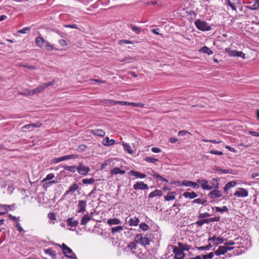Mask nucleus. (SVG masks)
<instances>
[{
    "mask_svg": "<svg viewBox=\"0 0 259 259\" xmlns=\"http://www.w3.org/2000/svg\"><path fill=\"white\" fill-rule=\"evenodd\" d=\"M104 104H113V105L120 104L121 105H132L135 107H144L145 105L141 103L128 102L126 101H115L112 100H105L103 101Z\"/></svg>",
    "mask_w": 259,
    "mask_h": 259,
    "instance_id": "nucleus-2",
    "label": "nucleus"
},
{
    "mask_svg": "<svg viewBox=\"0 0 259 259\" xmlns=\"http://www.w3.org/2000/svg\"><path fill=\"white\" fill-rule=\"evenodd\" d=\"M254 4L250 7L252 10H257L259 9V0H254Z\"/></svg>",
    "mask_w": 259,
    "mask_h": 259,
    "instance_id": "nucleus-43",
    "label": "nucleus"
},
{
    "mask_svg": "<svg viewBox=\"0 0 259 259\" xmlns=\"http://www.w3.org/2000/svg\"><path fill=\"white\" fill-rule=\"evenodd\" d=\"M65 169L66 170L74 172L75 170H76V166H68L65 165L63 166Z\"/></svg>",
    "mask_w": 259,
    "mask_h": 259,
    "instance_id": "nucleus-37",
    "label": "nucleus"
},
{
    "mask_svg": "<svg viewBox=\"0 0 259 259\" xmlns=\"http://www.w3.org/2000/svg\"><path fill=\"white\" fill-rule=\"evenodd\" d=\"M134 189L137 190H148V186L147 184H145L143 182H137L133 186Z\"/></svg>",
    "mask_w": 259,
    "mask_h": 259,
    "instance_id": "nucleus-9",
    "label": "nucleus"
},
{
    "mask_svg": "<svg viewBox=\"0 0 259 259\" xmlns=\"http://www.w3.org/2000/svg\"><path fill=\"white\" fill-rule=\"evenodd\" d=\"M91 133L93 135L101 137H104L105 135V132L101 129H96L92 130Z\"/></svg>",
    "mask_w": 259,
    "mask_h": 259,
    "instance_id": "nucleus-20",
    "label": "nucleus"
},
{
    "mask_svg": "<svg viewBox=\"0 0 259 259\" xmlns=\"http://www.w3.org/2000/svg\"><path fill=\"white\" fill-rule=\"evenodd\" d=\"M214 170L217 171L224 174H233L232 170L231 169H223L219 167H216Z\"/></svg>",
    "mask_w": 259,
    "mask_h": 259,
    "instance_id": "nucleus-32",
    "label": "nucleus"
},
{
    "mask_svg": "<svg viewBox=\"0 0 259 259\" xmlns=\"http://www.w3.org/2000/svg\"><path fill=\"white\" fill-rule=\"evenodd\" d=\"M210 153L212 154H216L219 155H222L223 154V153L222 152L214 150H211V151H210Z\"/></svg>",
    "mask_w": 259,
    "mask_h": 259,
    "instance_id": "nucleus-54",
    "label": "nucleus"
},
{
    "mask_svg": "<svg viewBox=\"0 0 259 259\" xmlns=\"http://www.w3.org/2000/svg\"><path fill=\"white\" fill-rule=\"evenodd\" d=\"M209 186L211 188V190L213 189H218L219 184L218 183V179L213 178L211 181H210Z\"/></svg>",
    "mask_w": 259,
    "mask_h": 259,
    "instance_id": "nucleus-21",
    "label": "nucleus"
},
{
    "mask_svg": "<svg viewBox=\"0 0 259 259\" xmlns=\"http://www.w3.org/2000/svg\"><path fill=\"white\" fill-rule=\"evenodd\" d=\"M233 248V247H228L225 246H221L219 247L218 249L214 252V253L217 255H220L221 254H224L228 250H231Z\"/></svg>",
    "mask_w": 259,
    "mask_h": 259,
    "instance_id": "nucleus-8",
    "label": "nucleus"
},
{
    "mask_svg": "<svg viewBox=\"0 0 259 259\" xmlns=\"http://www.w3.org/2000/svg\"><path fill=\"white\" fill-rule=\"evenodd\" d=\"M197 183L201 184V187L203 190H210L211 188L208 184V182L205 180H197Z\"/></svg>",
    "mask_w": 259,
    "mask_h": 259,
    "instance_id": "nucleus-14",
    "label": "nucleus"
},
{
    "mask_svg": "<svg viewBox=\"0 0 259 259\" xmlns=\"http://www.w3.org/2000/svg\"><path fill=\"white\" fill-rule=\"evenodd\" d=\"M16 227L17 228L20 233H21L24 231L23 229L21 227L20 224L19 223L16 224Z\"/></svg>",
    "mask_w": 259,
    "mask_h": 259,
    "instance_id": "nucleus-62",
    "label": "nucleus"
},
{
    "mask_svg": "<svg viewBox=\"0 0 259 259\" xmlns=\"http://www.w3.org/2000/svg\"><path fill=\"white\" fill-rule=\"evenodd\" d=\"M145 160L148 162L151 163H154L156 161H158V159H156L152 157H146Z\"/></svg>",
    "mask_w": 259,
    "mask_h": 259,
    "instance_id": "nucleus-45",
    "label": "nucleus"
},
{
    "mask_svg": "<svg viewBox=\"0 0 259 259\" xmlns=\"http://www.w3.org/2000/svg\"><path fill=\"white\" fill-rule=\"evenodd\" d=\"M135 241L137 243H139L142 245L145 246L149 244V240L148 238L143 237L141 234H138L136 235Z\"/></svg>",
    "mask_w": 259,
    "mask_h": 259,
    "instance_id": "nucleus-5",
    "label": "nucleus"
},
{
    "mask_svg": "<svg viewBox=\"0 0 259 259\" xmlns=\"http://www.w3.org/2000/svg\"><path fill=\"white\" fill-rule=\"evenodd\" d=\"M54 84L53 81H50L48 82L44 83L42 84L39 85L36 89L33 90V94H36L41 92L44 89L47 87L53 85Z\"/></svg>",
    "mask_w": 259,
    "mask_h": 259,
    "instance_id": "nucleus-6",
    "label": "nucleus"
},
{
    "mask_svg": "<svg viewBox=\"0 0 259 259\" xmlns=\"http://www.w3.org/2000/svg\"><path fill=\"white\" fill-rule=\"evenodd\" d=\"M211 247H212V245H211V244L209 243L208 245H207L206 246L198 247H197V249H198L199 250H209Z\"/></svg>",
    "mask_w": 259,
    "mask_h": 259,
    "instance_id": "nucleus-44",
    "label": "nucleus"
},
{
    "mask_svg": "<svg viewBox=\"0 0 259 259\" xmlns=\"http://www.w3.org/2000/svg\"><path fill=\"white\" fill-rule=\"evenodd\" d=\"M176 198L175 196L173 195V192L168 193L166 196H164V199L166 201L174 200Z\"/></svg>",
    "mask_w": 259,
    "mask_h": 259,
    "instance_id": "nucleus-38",
    "label": "nucleus"
},
{
    "mask_svg": "<svg viewBox=\"0 0 259 259\" xmlns=\"http://www.w3.org/2000/svg\"><path fill=\"white\" fill-rule=\"evenodd\" d=\"M87 201L85 200H79L77 204L78 213L83 212L85 210Z\"/></svg>",
    "mask_w": 259,
    "mask_h": 259,
    "instance_id": "nucleus-11",
    "label": "nucleus"
},
{
    "mask_svg": "<svg viewBox=\"0 0 259 259\" xmlns=\"http://www.w3.org/2000/svg\"><path fill=\"white\" fill-rule=\"evenodd\" d=\"M162 194V192L161 190L156 189L149 194V198H151L156 196H161Z\"/></svg>",
    "mask_w": 259,
    "mask_h": 259,
    "instance_id": "nucleus-26",
    "label": "nucleus"
},
{
    "mask_svg": "<svg viewBox=\"0 0 259 259\" xmlns=\"http://www.w3.org/2000/svg\"><path fill=\"white\" fill-rule=\"evenodd\" d=\"M182 184L184 186H187V187H192L193 188H198L199 187L197 183L193 182L192 181H186L184 180L182 182Z\"/></svg>",
    "mask_w": 259,
    "mask_h": 259,
    "instance_id": "nucleus-16",
    "label": "nucleus"
},
{
    "mask_svg": "<svg viewBox=\"0 0 259 259\" xmlns=\"http://www.w3.org/2000/svg\"><path fill=\"white\" fill-rule=\"evenodd\" d=\"M174 253L175 254V259H183L185 257V253L181 249H179L177 247L174 248Z\"/></svg>",
    "mask_w": 259,
    "mask_h": 259,
    "instance_id": "nucleus-10",
    "label": "nucleus"
},
{
    "mask_svg": "<svg viewBox=\"0 0 259 259\" xmlns=\"http://www.w3.org/2000/svg\"><path fill=\"white\" fill-rule=\"evenodd\" d=\"M210 214L208 213V212H204V213H201L199 214L198 216V218L199 219H203L205 217H210Z\"/></svg>",
    "mask_w": 259,
    "mask_h": 259,
    "instance_id": "nucleus-51",
    "label": "nucleus"
},
{
    "mask_svg": "<svg viewBox=\"0 0 259 259\" xmlns=\"http://www.w3.org/2000/svg\"><path fill=\"white\" fill-rule=\"evenodd\" d=\"M64 160H66L65 156H63L58 158H53L51 159V162L52 163H57Z\"/></svg>",
    "mask_w": 259,
    "mask_h": 259,
    "instance_id": "nucleus-31",
    "label": "nucleus"
},
{
    "mask_svg": "<svg viewBox=\"0 0 259 259\" xmlns=\"http://www.w3.org/2000/svg\"><path fill=\"white\" fill-rule=\"evenodd\" d=\"M59 246L62 248L63 253L65 256H67V251L66 249L68 248V247L64 243H63L61 245H59Z\"/></svg>",
    "mask_w": 259,
    "mask_h": 259,
    "instance_id": "nucleus-47",
    "label": "nucleus"
},
{
    "mask_svg": "<svg viewBox=\"0 0 259 259\" xmlns=\"http://www.w3.org/2000/svg\"><path fill=\"white\" fill-rule=\"evenodd\" d=\"M236 56L240 57H242V58H244L245 54L241 51H237Z\"/></svg>",
    "mask_w": 259,
    "mask_h": 259,
    "instance_id": "nucleus-61",
    "label": "nucleus"
},
{
    "mask_svg": "<svg viewBox=\"0 0 259 259\" xmlns=\"http://www.w3.org/2000/svg\"><path fill=\"white\" fill-rule=\"evenodd\" d=\"M220 220V217H214V218H211L209 219V222H218Z\"/></svg>",
    "mask_w": 259,
    "mask_h": 259,
    "instance_id": "nucleus-63",
    "label": "nucleus"
},
{
    "mask_svg": "<svg viewBox=\"0 0 259 259\" xmlns=\"http://www.w3.org/2000/svg\"><path fill=\"white\" fill-rule=\"evenodd\" d=\"M48 217L50 220H56V214L54 212L49 213L48 214Z\"/></svg>",
    "mask_w": 259,
    "mask_h": 259,
    "instance_id": "nucleus-52",
    "label": "nucleus"
},
{
    "mask_svg": "<svg viewBox=\"0 0 259 259\" xmlns=\"http://www.w3.org/2000/svg\"><path fill=\"white\" fill-rule=\"evenodd\" d=\"M119 44L120 45L122 44H132V41L130 40L122 39L119 41Z\"/></svg>",
    "mask_w": 259,
    "mask_h": 259,
    "instance_id": "nucleus-55",
    "label": "nucleus"
},
{
    "mask_svg": "<svg viewBox=\"0 0 259 259\" xmlns=\"http://www.w3.org/2000/svg\"><path fill=\"white\" fill-rule=\"evenodd\" d=\"M139 227L143 231H147L149 229L148 225L144 223L141 224Z\"/></svg>",
    "mask_w": 259,
    "mask_h": 259,
    "instance_id": "nucleus-46",
    "label": "nucleus"
},
{
    "mask_svg": "<svg viewBox=\"0 0 259 259\" xmlns=\"http://www.w3.org/2000/svg\"><path fill=\"white\" fill-rule=\"evenodd\" d=\"M128 218L126 219V221L128 222L130 226H136L139 224V220L137 218H130L127 220Z\"/></svg>",
    "mask_w": 259,
    "mask_h": 259,
    "instance_id": "nucleus-17",
    "label": "nucleus"
},
{
    "mask_svg": "<svg viewBox=\"0 0 259 259\" xmlns=\"http://www.w3.org/2000/svg\"><path fill=\"white\" fill-rule=\"evenodd\" d=\"M128 173L131 175L136 177L137 178H140L142 179L145 178L146 177V175L145 174L134 170H131Z\"/></svg>",
    "mask_w": 259,
    "mask_h": 259,
    "instance_id": "nucleus-23",
    "label": "nucleus"
},
{
    "mask_svg": "<svg viewBox=\"0 0 259 259\" xmlns=\"http://www.w3.org/2000/svg\"><path fill=\"white\" fill-rule=\"evenodd\" d=\"M65 160H68V159H73V158H76L77 157V155H74V154H72V155H65Z\"/></svg>",
    "mask_w": 259,
    "mask_h": 259,
    "instance_id": "nucleus-57",
    "label": "nucleus"
},
{
    "mask_svg": "<svg viewBox=\"0 0 259 259\" xmlns=\"http://www.w3.org/2000/svg\"><path fill=\"white\" fill-rule=\"evenodd\" d=\"M214 255L213 252H209L208 254L203 255L202 257L203 259H211Z\"/></svg>",
    "mask_w": 259,
    "mask_h": 259,
    "instance_id": "nucleus-50",
    "label": "nucleus"
},
{
    "mask_svg": "<svg viewBox=\"0 0 259 259\" xmlns=\"http://www.w3.org/2000/svg\"><path fill=\"white\" fill-rule=\"evenodd\" d=\"M128 248H130L131 249H135L136 247V243L134 242L130 243L128 246Z\"/></svg>",
    "mask_w": 259,
    "mask_h": 259,
    "instance_id": "nucleus-60",
    "label": "nucleus"
},
{
    "mask_svg": "<svg viewBox=\"0 0 259 259\" xmlns=\"http://www.w3.org/2000/svg\"><path fill=\"white\" fill-rule=\"evenodd\" d=\"M215 209L216 211L221 212H227L228 211V208L226 206H224L222 208L217 206L215 207Z\"/></svg>",
    "mask_w": 259,
    "mask_h": 259,
    "instance_id": "nucleus-40",
    "label": "nucleus"
},
{
    "mask_svg": "<svg viewBox=\"0 0 259 259\" xmlns=\"http://www.w3.org/2000/svg\"><path fill=\"white\" fill-rule=\"evenodd\" d=\"M35 44L38 47L47 52H51L54 49L53 46L41 36L35 38Z\"/></svg>",
    "mask_w": 259,
    "mask_h": 259,
    "instance_id": "nucleus-1",
    "label": "nucleus"
},
{
    "mask_svg": "<svg viewBox=\"0 0 259 259\" xmlns=\"http://www.w3.org/2000/svg\"><path fill=\"white\" fill-rule=\"evenodd\" d=\"M30 30V29L29 27H24L23 29L18 30V33L25 34L29 32Z\"/></svg>",
    "mask_w": 259,
    "mask_h": 259,
    "instance_id": "nucleus-48",
    "label": "nucleus"
},
{
    "mask_svg": "<svg viewBox=\"0 0 259 259\" xmlns=\"http://www.w3.org/2000/svg\"><path fill=\"white\" fill-rule=\"evenodd\" d=\"M234 195L238 197H246L248 195V192L244 188H239L234 193Z\"/></svg>",
    "mask_w": 259,
    "mask_h": 259,
    "instance_id": "nucleus-7",
    "label": "nucleus"
},
{
    "mask_svg": "<svg viewBox=\"0 0 259 259\" xmlns=\"http://www.w3.org/2000/svg\"><path fill=\"white\" fill-rule=\"evenodd\" d=\"M110 173L111 175H117L118 174L123 175L125 173V171L124 170L120 169L119 167H114L111 170Z\"/></svg>",
    "mask_w": 259,
    "mask_h": 259,
    "instance_id": "nucleus-22",
    "label": "nucleus"
},
{
    "mask_svg": "<svg viewBox=\"0 0 259 259\" xmlns=\"http://www.w3.org/2000/svg\"><path fill=\"white\" fill-rule=\"evenodd\" d=\"M45 252L46 253L50 255H52V256L55 255V251L54 250H52L51 249H45Z\"/></svg>",
    "mask_w": 259,
    "mask_h": 259,
    "instance_id": "nucleus-53",
    "label": "nucleus"
},
{
    "mask_svg": "<svg viewBox=\"0 0 259 259\" xmlns=\"http://www.w3.org/2000/svg\"><path fill=\"white\" fill-rule=\"evenodd\" d=\"M92 218L89 214H84L81 218L80 221V224L81 225H85L87 223L91 220Z\"/></svg>",
    "mask_w": 259,
    "mask_h": 259,
    "instance_id": "nucleus-25",
    "label": "nucleus"
},
{
    "mask_svg": "<svg viewBox=\"0 0 259 259\" xmlns=\"http://www.w3.org/2000/svg\"><path fill=\"white\" fill-rule=\"evenodd\" d=\"M147 172L148 174H149L151 176H153L154 177H156L157 179H158L159 180H162L164 181L167 182V180L166 179L163 178L161 176H160L159 174H157L155 171H154L151 168H147Z\"/></svg>",
    "mask_w": 259,
    "mask_h": 259,
    "instance_id": "nucleus-15",
    "label": "nucleus"
},
{
    "mask_svg": "<svg viewBox=\"0 0 259 259\" xmlns=\"http://www.w3.org/2000/svg\"><path fill=\"white\" fill-rule=\"evenodd\" d=\"M82 182L83 184H92L94 183L95 180L94 178L84 179L82 180Z\"/></svg>",
    "mask_w": 259,
    "mask_h": 259,
    "instance_id": "nucleus-39",
    "label": "nucleus"
},
{
    "mask_svg": "<svg viewBox=\"0 0 259 259\" xmlns=\"http://www.w3.org/2000/svg\"><path fill=\"white\" fill-rule=\"evenodd\" d=\"M179 247L180 249H181L182 251L183 250H186L188 251L190 248V246L187 245V244H184L181 242L178 243Z\"/></svg>",
    "mask_w": 259,
    "mask_h": 259,
    "instance_id": "nucleus-33",
    "label": "nucleus"
},
{
    "mask_svg": "<svg viewBox=\"0 0 259 259\" xmlns=\"http://www.w3.org/2000/svg\"><path fill=\"white\" fill-rule=\"evenodd\" d=\"M115 143V141L113 139L110 140L109 138L107 137L102 141V144L105 146H111Z\"/></svg>",
    "mask_w": 259,
    "mask_h": 259,
    "instance_id": "nucleus-24",
    "label": "nucleus"
},
{
    "mask_svg": "<svg viewBox=\"0 0 259 259\" xmlns=\"http://www.w3.org/2000/svg\"><path fill=\"white\" fill-rule=\"evenodd\" d=\"M130 27H131L132 29L136 33V34H139L141 32L140 28L137 27L136 25H134L133 24H131Z\"/></svg>",
    "mask_w": 259,
    "mask_h": 259,
    "instance_id": "nucleus-41",
    "label": "nucleus"
},
{
    "mask_svg": "<svg viewBox=\"0 0 259 259\" xmlns=\"http://www.w3.org/2000/svg\"><path fill=\"white\" fill-rule=\"evenodd\" d=\"M228 5L231 8L232 10L236 11V8L235 7L234 5L232 4L230 0H227Z\"/></svg>",
    "mask_w": 259,
    "mask_h": 259,
    "instance_id": "nucleus-59",
    "label": "nucleus"
},
{
    "mask_svg": "<svg viewBox=\"0 0 259 259\" xmlns=\"http://www.w3.org/2000/svg\"><path fill=\"white\" fill-rule=\"evenodd\" d=\"M214 189L215 190L209 193L208 196L212 199L221 197L222 196V193L220 191L218 190V189Z\"/></svg>",
    "mask_w": 259,
    "mask_h": 259,
    "instance_id": "nucleus-13",
    "label": "nucleus"
},
{
    "mask_svg": "<svg viewBox=\"0 0 259 259\" xmlns=\"http://www.w3.org/2000/svg\"><path fill=\"white\" fill-rule=\"evenodd\" d=\"M41 125L42 124L39 122L36 123L28 124L23 126L22 127V129L23 131H25L26 130L32 131L35 127H39L41 126Z\"/></svg>",
    "mask_w": 259,
    "mask_h": 259,
    "instance_id": "nucleus-12",
    "label": "nucleus"
},
{
    "mask_svg": "<svg viewBox=\"0 0 259 259\" xmlns=\"http://www.w3.org/2000/svg\"><path fill=\"white\" fill-rule=\"evenodd\" d=\"M67 225L72 227H76L78 224V222L77 220H74L73 218H70L67 220Z\"/></svg>",
    "mask_w": 259,
    "mask_h": 259,
    "instance_id": "nucleus-18",
    "label": "nucleus"
},
{
    "mask_svg": "<svg viewBox=\"0 0 259 259\" xmlns=\"http://www.w3.org/2000/svg\"><path fill=\"white\" fill-rule=\"evenodd\" d=\"M236 185V182L234 181L227 183L224 188V191H227L229 189L234 187Z\"/></svg>",
    "mask_w": 259,
    "mask_h": 259,
    "instance_id": "nucleus-28",
    "label": "nucleus"
},
{
    "mask_svg": "<svg viewBox=\"0 0 259 259\" xmlns=\"http://www.w3.org/2000/svg\"><path fill=\"white\" fill-rule=\"evenodd\" d=\"M76 170L79 174L85 176L90 171V168L89 167L85 166L82 163L80 162L76 166Z\"/></svg>",
    "mask_w": 259,
    "mask_h": 259,
    "instance_id": "nucleus-4",
    "label": "nucleus"
},
{
    "mask_svg": "<svg viewBox=\"0 0 259 259\" xmlns=\"http://www.w3.org/2000/svg\"><path fill=\"white\" fill-rule=\"evenodd\" d=\"M64 27H67V28H73V29H78L77 25L75 24L65 25Z\"/></svg>",
    "mask_w": 259,
    "mask_h": 259,
    "instance_id": "nucleus-56",
    "label": "nucleus"
},
{
    "mask_svg": "<svg viewBox=\"0 0 259 259\" xmlns=\"http://www.w3.org/2000/svg\"><path fill=\"white\" fill-rule=\"evenodd\" d=\"M55 176L53 174H49L47 177L42 180V182H46L49 180H51L54 178Z\"/></svg>",
    "mask_w": 259,
    "mask_h": 259,
    "instance_id": "nucleus-49",
    "label": "nucleus"
},
{
    "mask_svg": "<svg viewBox=\"0 0 259 259\" xmlns=\"http://www.w3.org/2000/svg\"><path fill=\"white\" fill-rule=\"evenodd\" d=\"M199 52L202 53L207 54L208 55H211L213 54V51H211L209 48L206 46H204L202 47L200 50Z\"/></svg>",
    "mask_w": 259,
    "mask_h": 259,
    "instance_id": "nucleus-27",
    "label": "nucleus"
},
{
    "mask_svg": "<svg viewBox=\"0 0 259 259\" xmlns=\"http://www.w3.org/2000/svg\"><path fill=\"white\" fill-rule=\"evenodd\" d=\"M207 202L206 200L203 198H197L195 199L192 201L193 203H198V204H204Z\"/></svg>",
    "mask_w": 259,
    "mask_h": 259,
    "instance_id": "nucleus-35",
    "label": "nucleus"
},
{
    "mask_svg": "<svg viewBox=\"0 0 259 259\" xmlns=\"http://www.w3.org/2000/svg\"><path fill=\"white\" fill-rule=\"evenodd\" d=\"M78 188V186L77 184H73L69 187L68 190L66 192V194H71L74 192Z\"/></svg>",
    "mask_w": 259,
    "mask_h": 259,
    "instance_id": "nucleus-29",
    "label": "nucleus"
},
{
    "mask_svg": "<svg viewBox=\"0 0 259 259\" xmlns=\"http://www.w3.org/2000/svg\"><path fill=\"white\" fill-rule=\"evenodd\" d=\"M123 146L124 150H126V151H127L128 153H129L130 154L133 153V152L128 144H127L126 143H124L123 144Z\"/></svg>",
    "mask_w": 259,
    "mask_h": 259,
    "instance_id": "nucleus-42",
    "label": "nucleus"
},
{
    "mask_svg": "<svg viewBox=\"0 0 259 259\" xmlns=\"http://www.w3.org/2000/svg\"><path fill=\"white\" fill-rule=\"evenodd\" d=\"M225 52L228 54V55L230 56L235 57L236 56V53L237 51L236 50H232L229 48H226Z\"/></svg>",
    "mask_w": 259,
    "mask_h": 259,
    "instance_id": "nucleus-34",
    "label": "nucleus"
},
{
    "mask_svg": "<svg viewBox=\"0 0 259 259\" xmlns=\"http://www.w3.org/2000/svg\"><path fill=\"white\" fill-rule=\"evenodd\" d=\"M58 42L60 44V45H61L62 47L66 46L67 45L66 40L64 39H60L59 40Z\"/></svg>",
    "mask_w": 259,
    "mask_h": 259,
    "instance_id": "nucleus-58",
    "label": "nucleus"
},
{
    "mask_svg": "<svg viewBox=\"0 0 259 259\" xmlns=\"http://www.w3.org/2000/svg\"><path fill=\"white\" fill-rule=\"evenodd\" d=\"M183 196L186 198H189V199H192L197 197L198 196V195L195 192L193 191L191 192H184L183 194Z\"/></svg>",
    "mask_w": 259,
    "mask_h": 259,
    "instance_id": "nucleus-19",
    "label": "nucleus"
},
{
    "mask_svg": "<svg viewBox=\"0 0 259 259\" xmlns=\"http://www.w3.org/2000/svg\"><path fill=\"white\" fill-rule=\"evenodd\" d=\"M107 223L110 225H118L121 223V221L118 219L114 218L112 219H109L107 221Z\"/></svg>",
    "mask_w": 259,
    "mask_h": 259,
    "instance_id": "nucleus-30",
    "label": "nucleus"
},
{
    "mask_svg": "<svg viewBox=\"0 0 259 259\" xmlns=\"http://www.w3.org/2000/svg\"><path fill=\"white\" fill-rule=\"evenodd\" d=\"M151 151L154 153H159L161 151V149L157 147H153L151 149Z\"/></svg>",
    "mask_w": 259,
    "mask_h": 259,
    "instance_id": "nucleus-64",
    "label": "nucleus"
},
{
    "mask_svg": "<svg viewBox=\"0 0 259 259\" xmlns=\"http://www.w3.org/2000/svg\"><path fill=\"white\" fill-rule=\"evenodd\" d=\"M123 230V228L122 226H118L117 227H113L111 229V233L112 234L115 233L116 232H120Z\"/></svg>",
    "mask_w": 259,
    "mask_h": 259,
    "instance_id": "nucleus-36",
    "label": "nucleus"
},
{
    "mask_svg": "<svg viewBox=\"0 0 259 259\" xmlns=\"http://www.w3.org/2000/svg\"><path fill=\"white\" fill-rule=\"evenodd\" d=\"M195 24L197 29L203 31H209L211 28L206 22L199 19L195 21Z\"/></svg>",
    "mask_w": 259,
    "mask_h": 259,
    "instance_id": "nucleus-3",
    "label": "nucleus"
}]
</instances>
